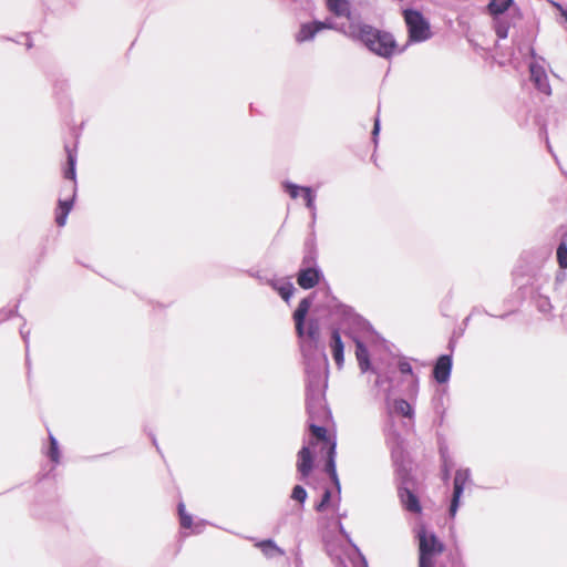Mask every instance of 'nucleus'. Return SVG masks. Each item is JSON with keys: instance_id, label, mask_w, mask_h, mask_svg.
Instances as JSON below:
<instances>
[{"instance_id": "obj_2", "label": "nucleus", "mask_w": 567, "mask_h": 567, "mask_svg": "<svg viewBox=\"0 0 567 567\" xmlns=\"http://www.w3.org/2000/svg\"><path fill=\"white\" fill-rule=\"evenodd\" d=\"M375 385L383 390L385 395V409L389 417V424L384 427V434L386 444L391 450V455L394 464H398L403 458V450L401 444L400 434L393 430V425L391 423V419L393 414H399L405 417H412L414 414L412 405L403 400H391V381L386 377L378 374L375 380Z\"/></svg>"}, {"instance_id": "obj_1", "label": "nucleus", "mask_w": 567, "mask_h": 567, "mask_svg": "<svg viewBox=\"0 0 567 567\" xmlns=\"http://www.w3.org/2000/svg\"><path fill=\"white\" fill-rule=\"evenodd\" d=\"M311 305L312 300L310 297L303 298L293 312L296 332L305 360L308 424L313 436L298 452L297 471L301 480H306L312 472L315 458L319 455L326 457V471L333 481L338 494H340L341 487L336 471V441L328 436V431L324 426L316 424V422H324L328 420L330 412L326 406L324 400L328 360L324 352L318 349L320 324L317 319L306 321Z\"/></svg>"}, {"instance_id": "obj_31", "label": "nucleus", "mask_w": 567, "mask_h": 567, "mask_svg": "<svg viewBox=\"0 0 567 567\" xmlns=\"http://www.w3.org/2000/svg\"><path fill=\"white\" fill-rule=\"evenodd\" d=\"M68 215H69V213L66 210L58 208V213H56V217H55V221H56L58 226L63 227L65 225Z\"/></svg>"}, {"instance_id": "obj_39", "label": "nucleus", "mask_w": 567, "mask_h": 567, "mask_svg": "<svg viewBox=\"0 0 567 567\" xmlns=\"http://www.w3.org/2000/svg\"><path fill=\"white\" fill-rule=\"evenodd\" d=\"M563 16H564V18H565V19H566V21H567V10H566V11H563Z\"/></svg>"}, {"instance_id": "obj_34", "label": "nucleus", "mask_w": 567, "mask_h": 567, "mask_svg": "<svg viewBox=\"0 0 567 567\" xmlns=\"http://www.w3.org/2000/svg\"><path fill=\"white\" fill-rule=\"evenodd\" d=\"M379 132H380V120H379V117L377 116V117H375V121H374L373 131H372V138H373V142H374L375 144H377V138H378Z\"/></svg>"}, {"instance_id": "obj_6", "label": "nucleus", "mask_w": 567, "mask_h": 567, "mask_svg": "<svg viewBox=\"0 0 567 567\" xmlns=\"http://www.w3.org/2000/svg\"><path fill=\"white\" fill-rule=\"evenodd\" d=\"M404 20L409 31L410 41L423 42L431 38L430 24L423 14L416 10L405 9Z\"/></svg>"}, {"instance_id": "obj_8", "label": "nucleus", "mask_w": 567, "mask_h": 567, "mask_svg": "<svg viewBox=\"0 0 567 567\" xmlns=\"http://www.w3.org/2000/svg\"><path fill=\"white\" fill-rule=\"evenodd\" d=\"M529 71H530V80L533 81L535 87L539 92H542L546 95H550L551 87H550L548 76H547L545 69L537 62H533L529 65Z\"/></svg>"}, {"instance_id": "obj_19", "label": "nucleus", "mask_w": 567, "mask_h": 567, "mask_svg": "<svg viewBox=\"0 0 567 567\" xmlns=\"http://www.w3.org/2000/svg\"><path fill=\"white\" fill-rule=\"evenodd\" d=\"M340 506V497L337 502H331V492L329 489H326L321 501L316 505V511L319 513L324 512L329 507H331L334 512L339 511Z\"/></svg>"}, {"instance_id": "obj_33", "label": "nucleus", "mask_w": 567, "mask_h": 567, "mask_svg": "<svg viewBox=\"0 0 567 567\" xmlns=\"http://www.w3.org/2000/svg\"><path fill=\"white\" fill-rule=\"evenodd\" d=\"M72 206H73V198H71L69 200H59V209H64L68 213H70L72 209Z\"/></svg>"}, {"instance_id": "obj_22", "label": "nucleus", "mask_w": 567, "mask_h": 567, "mask_svg": "<svg viewBox=\"0 0 567 567\" xmlns=\"http://www.w3.org/2000/svg\"><path fill=\"white\" fill-rule=\"evenodd\" d=\"M302 197L306 202L307 208L311 212L312 219H316V195L313 194L312 189L310 187H303Z\"/></svg>"}, {"instance_id": "obj_5", "label": "nucleus", "mask_w": 567, "mask_h": 567, "mask_svg": "<svg viewBox=\"0 0 567 567\" xmlns=\"http://www.w3.org/2000/svg\"><path fill=\"white\" fill-rule=\"evenodd\" d=\"M488 11L494 17V29L499 39H506L511 28L504 13L509 11L513 17L519 18L518 9L514 6L513 0H491Z\"/></svg>"}, {"instance_id": "obj_29", "label": "nucleus", "mask_w": 567, "mask_h": 567, "mask_svg": "<svg viewBox=\"0 0 567 567\" xmlns=\"http://www.w3.org/2000/svg\"><path fill=\"white\" fill-rule=\"evenodd\" d=\"M316 252L310 249L306 252L302 259V267H317L316 265Z\"/></svg>"}, {"instance_id": "obj_11", "label": "nucleus", "mask_w": 567, "mask_h": 567, "mask_svg": "<svg viewBox=\"0 0 567 567\" xmlns=\"http://www.w3.org/2000/svg\"><path fill=\"white\" fill-rule=\"evenodd\" d=\"M452 359L450 355H441L434 367L433 374L439 383H445L451 375Z\"/></svg>"}, {"instance_id": "obj_23", "label": "nucleus", "mask_w": 567, "mask_h": 567, "mask_svg": "<svg viewBox=\"0 0 567 567\" xmlns=\"http://www.w3.org/2000/svg\"><path fill=\"white\" fill-rule=\"evenodd\" d=\"M178 514L181 519V525L183 528H192L193 527V518L186 513L184 503L178 504Z\"/></svg>"}, {"instance_id": "obj_17", "label": "nucleus", "mask_w": 567, "mask_h": 567, "mask_svg": "<svg viewBox=\"0 0 567 567\" xmlns=\"http://www.w3.org/2000/svg\"><path fill=\"white\" fill-rule=\"evenodd\" d=\"M330 12L337 17H350L349 0H326Z\"/></svg>"}, {"instance_id": "obj_30", "label": "nucleus", "mask_w": 567, "mask_h": 567, "mask_svg": "<svg viewBox=\"0 0 567 567\" xmlns=\"http://www.w3.org/2000/svg\"><path fill=\"white\" fill-rule=\"evenodd\" d=\"M68 215H69V213L66 210L58 208V213H56V217H55V221H56L58 226L63 227L65 225Z\"/></svg>"}, {"instance_id": "obj_3", "label": "nucleus", "mask_w": 567, "mask_h": 567, "mask_svg": "<svg viewBox=\"0 0 567 567\" xmlns=\"http://www.w3.org/2000/svg\"><path fill=\"white\" fill-rule=\"evenodd\" d=\"M348 38L360 41L367 49L374 54L389 59L396 51V42L389 32L381 31L369 24L354 23L348 24V29L342 30Z\"/></svg>"}, {"instance_id": "obj_38", "label": "nucleus", "mask_w": 567, "mask_h": 567, "mask_svg": "<svg viewBox=\"0 0 567 567\" xmlns=\"http://www.w3.org/2000/svg\"><path fill=\"white\" fill-rule=\"evenodd\" d=\"M195 532H196V533H199V532H200V524H196V525H195Z\"/></svg>"}, {"instance_id": "obj_27", "label": "nucleus", "mask_w": 567, "mask_h": 567, "mask_svg": "<svg viewBox=\"0 0 567 567\" xmlns=\"http://www.w3.org/2000/svg\"><path fill=\"white\" fill-rule=\"evenodd\" d=\"M285 190L289 194V196L293 199L298 198L300 193L302 194V189L305 186H299L297 184L285 182L282 183Z\"/></svg>"}, {"instance_id": "obj_12", "label": "nucleus", "mask_w": 567, "mask_h": 567, "mask_svg": "<svg viewBox=\"0 0 567 567\" xmlns=\"http://www.w3.org/2000/svg\"><path fill=\"white\" fill-rule=\"evenodd\" d=\"M399 497L403 507L411 513H420L421 505L419 498L408 487H399Z\"/></svg>"}, {"instance_id": "obj_4", "label": "nucleus", "mask_w": 567, "mask_h": 567, "mask_svg": "<svg viewBox=\"0 0 567 567\" xmlns=\"http://www.w3.org/2000/svg\"><path fill=\"white\" fill-rule=\"evenodd\" d=\"M419 538V567H434L435 558L444 551L443 543L434 533H429L425 527L417 532Z\"/></svg>"}, {"instance_id": "obj_28", "label": "nucleus", "mask_w": 567, "mask_h": 567, "mask_svg": "<svg viewBox=\"0 0 567 567\" xmlns=\"http://www.w3.org/2000/svg\"><path fill=\"white\" fill-rule=\"evenodd\" d=\"M557 260L561 268H567V244L565 241L560 243L557 248Z\"/></svg>"}, {"instance_id": "obj_18", "label": "nucleus", "mask_w": 567, "mask_h": 567, "mask_svg": "<svg viewBox=\"0 0 567 567\" xmlns=\"http://www.w3.org/2000/svg\"><path fill=\"white\" fill-rule=\"evenodd\" d=\"M255 545L261 550V553L267 558H274L276 556L285 555V551L280 547H278L276 543L271 539L260 540L257 542Z\"/></svg>"}, {"instance_id": "obj_15", "label": "nucleus", "mask_w": 567, "mask_h": 567, "mask_svg": "<svg viewBox=\"0 0 567 567\" xmlns=\"http://www.w3.org/2000/svg\"><path fill=\"white\" fill-rule=\"evenodd\" d=\"M270 285L276 291H278L281 298L287 302L296 291L293 284L288 279L271 280Z\"/></svg>"}, {"instance_id": "obj_14", "label": "nucleus", "mask_w": 567, "mask_h": 567, "mask_svg": "<svg viewBox=\"0 0 567 567\" xmlns=\"http://www.w3.org/2000/svg\"><path fill=\"white\" fill-rule=\"evenodd\" d=\"M352 339L355 342V357H357L360 370L364 373L371 369L369 351L359 338L352 337Z\"/></svg>"}, {"instance_id": "obj_37", "label": "nucleus", "mask_w": 567, "mask_h": 567, "mask_svg": "<svg viewBox=\"0 0 567 567\" xmlns=\"http://www.w3.org/2000/svg\"><path fill=\"white\" fill-rule=\"evenodd\" d=\"M21 336L25 342V346L28 347V333H25L23 330H21Z\"/></svg>"}, {"instance_id": "obj_24", "label": "nucleus", "mask_w": 567, "mask_h": 567, "mask_svg": "<svg viewBox=\"0 0 567 567\" xmlns=\"http://www.w3.org/2000/svg\"><path fill=\"white\" fill-rule=\"evenodd\" d=\"M535 303H536V308L538 309V311L544 315H547L551 311L553 307H551L549 298H547V297L538 296L535 300Z\"/></svg>"}, {"instance_id": "obj_36", "label": "nucleus", "mask_w": 567, "mask_h": 567, "mask_svg": "<svg viewBox=\"0 0 567 567\" xmlns=\"http://www.w3.org/2000/svg\"><path fill=\"white\" fill-rule=\"evenodd\" d=\"M443 474H444V478L447 480L450 476V468L447 467L446 464L444 465Z\"/></svg>"}, {"instance_id": "obj_21", "label": "nucleus", "mask_w": 567, "mask_h": 567, "mask_svg": "<svg viewBox=\"0 0 567 567\" xmlns=\"http://www.w3.org/2000/svg\"><path fill=\"white\" fill-rule=\"evenodd\" d=\"M68 153V164L69 167L64 171V177L75 181V164H76V154L70 150L69 147L65 148Z\"/></svg>"}, {"instance_id": "obj_26", "label": "nucleus", "mask_w": 567, "mask_h": 567, "mask_svg": "<svg viewBox=\"0 0 567 567\" xmlns=\"http://www.w3.org/2000/svg\"><path fill=\"white\" fill-rule=\"evenodd\" d=\"M49 440H50V450H49L48 455L54 463H58L60 460L58 441L52 434L49 435Z\"/></svg>"}, {"instance_id": "obj_9", "label": "nucleus", "mask_w": 567, "mask_h": 567, "mask_svg": "<svg viewBox=\"0 0 567 567\" xmlns=\"http://www.w3.org/2000/svg\"><path fill=\"white\" fill-rule=\"evenodd\" d=\"M321 277L322 272L318 267H301L297 282L303 289H311L320 281Z\"/></svg>"}, {"instance_id": "obj_25", "label": "nucleus", "mask_w": 567, "mask_h": 567, "mask_svg": "<svg viewBox=\"0 0 567 567\" xmlns=\"http://www.w3.org/2000/svg\"><path fill=\"white\" fill-rule=\"evenodd\" d=\"M319 32L326 29L337 30L342 33V30L348 29V25H338L332 20L327 19L326 21H316Z\"/></svg>"}, {"instance_id": "obj_10", "label": "nucleus", "mask_w": 567, "mask_h": 567, "mask_svg": "<svg viewBox=\"0 0 567 567\" xmlns=\"http://www.w3.org/2000/svg\"><path fill=\"white\" fill-rule=\"evenodd\" d=\"M327 308L330 311H336L337 313H340L344 318V320L358 326H361L363 323L361 317L353 313L352 310L347 306L341 305L334 297H331L330 301L327 303Z\"/></svg>"}, {"instance_id": "obj_32", "label": "nucleus", "mask_w": 567, "mask_h": 567, "mask_svg": "<svg viewBox=\"0 0 567 567\" xmlns=\"http://www.w3.org/2000/svg\"><path fill=\"white\" fill-rule=\"evenodd\" d=\"M399 370L403 374H412V367L406 360H401L399 362Z\"/></svg>"}, {"instance_id": "obj_13", "label": "nucleus", "mask_w": 567, "mask_h": 567, "mask_svg": "<svg viewBox=\"0 0 567 567\" xmlns=\"http://www.w3.org/2000/svg\"><path fill=\"white\" fill-rule=\"evenodd\" d=\"M319 33L316 21L302 23L295 34V40L297 43L308 42L315 39V37Z\"/></svg>"}, {"instance_id": "obj_35", "label": "nucleus", "mask_w": 567, "mask_h": 567, "mask_svg": "<svg viewBox=\"0 0 567 567\" xmlns=\"http://www.w3.org/2000/svg\"><path fill=\"white\" fill-rule=\"evenodd\" d=\"M338 516H339V519H338V527H339V529H340L341 534H343L344 536H348V535H347V533L344 532L343 526H342V523H341V518L343 517V515H340V514H339Z\"/></svg>"}, {"instance_id": "obj_20", "label": "nucleus", "mask_w": 567, "mask_h": 567, "mask_svg": "<svg viewBox=\"0 0 567 567\" xmlns=\"http://www.w3.org/2000/svg\"><path fill=\"white\" fill-rule=\"evenodd\" d=\"M308 497L307 491L301 485H296L290 494V499L297 503V511L301 512L303 509L305 502Z\"/></svg>"}, {"instance_id": "obj_7", "label": "nucleus", "mask_w": 567, "mask_h": 567, "mask_svg": "<svg viewBox=\"0 0 567 567\" xmlns=\"http://www.w3.org/2000/svg\"><path fill=\"white\" fill-rule=\"evenodd\" d=\"M471 481L470 468H460L455 473L453 497L450 506V516L455 517L460 507V501L463 495L466 484Z\"/></svg>"}, {"instance_id": "obj_16", "label": "nucleus", "mask_w": 567, "mask_h": 567, "mask_svg": "<svg viewBox=\"0 0 567 567\" xmlns=\"http://www.w3.org/2000/svg\"><path fill=\"white\" fill-rule=\"evenodd\" d=\"M331 349H332V355H333V359H334L337 365L339 368H341L343 365V361H344V358H343L344 347H343V342L341 340V337H340V333L338 330L332 331Z\"/></svg>"}]
</instances>
